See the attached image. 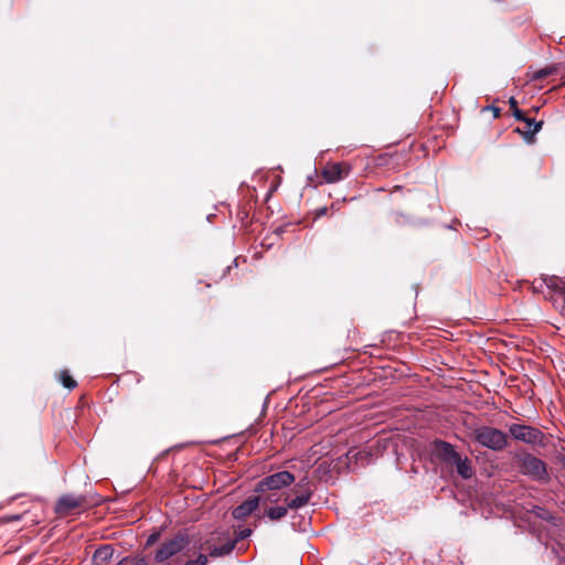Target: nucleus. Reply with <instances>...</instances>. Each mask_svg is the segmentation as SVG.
Returning a JSON list of instances; mask_svg holds the SVG:
<instances>
[{
    "label": "nucleus",
    "mask_w": 565,
    "mask_h": 565,
    "mask_svg": "<svg viewBox=\"0 0 565 565\" xmlns=\"http://www.w3.org/2000/svg\"><path fill=\"white\" fill-rule=\"evenodd\" d=\"M520 472L534 481H547L550 476L546 463L530 452H520L514 456Z\"/></svg>",
    "instance_id": "f257e3e1"
},
{
    "label": "nucleus",
    "mask_w": 565,
    "mask_h": 565,
    "mask_svg": "<svg viewBox=\"0 0 565 565\" xmlns=\"http://www.w3.org/2000/svg\"><path fill=\"white\" fill-rule=\"evenodd\" d=\"M475 440L482 447L501 451L508 446V435L499 428L481 426L473 431Z\"/></svg>",
    "instance_id": "f03ea898"
},
{
    "label": "nucleus",
    "mask_w": 565,
    "mask_h": 565,
    "mask_svg": "<svg viewBox=\"0 0 565 565\" xmlns=\"http://www.w3.org/2000/svg\"><path fill=\"white\" fill-rule=\"evenodd\" d=\"M546 288L544 297L553 302L557 310L565 308V281L557 276H542L541 282L534 289Z\"/></svg>",
    "instance_id": "7ed1b4c3"
},
{
    "label": "nucleus",
    "mask_w": 565,
    "mask_h": 565,
    "mask_svg": "<svg viewBox=\"0 0 565 565\" xmlns=\"http://www.w3.org/2000/svg\"><path fill=\"white\" fill-rule=\"evenodd\" d=\"M297 475L289 470H280L262 478L255 486L256 493L266 491H279L291 486Z\"/></svg>",
    "instance_id": "20e7f679"
},
{
    "label": "nucleus",
    "mask_w": 565,
    "mask_h": 565,
    "mask_svg": "<svg viewBox=\"0 0 565 565\" xmlns=\"http://www.w3.org/2000/svg\"><path fill=\"white\" fill-rule=\"evenodd\" d=\"M190 543L189 534L185 530L179 531L171 540L164 542L156 552L154 559L158 563L175 556L182 552Z\"/></svg>",
    "instance_id": "39448f33"
},
{
    "label": "nucleus",
    "mask_w": 565,
    "mask_h": 565,
    "mask_svg": "<svg viewBox=\"0 0 565 565\" xmlns=\"http://www.w3.org/2000/svg\"><path fill=\"white\" fill-rule=\"evenodd\" d=\"M509 434L516 441L533 446H545V434L534 426L511 424L509 426Z\"/></svg>",
    "instance_id": "423d86ee"
},
{
    "label": "nucleus",
    "mask_w": 565,
    "mask_h": 565,
    "mask_svg": "<svg viewBox=\"0 0 565 565\" xmlns=\"http://www.w3.org/2000/svg\"><path fill=\"white\" fill-rule=\"evenodd\" d=\"M430 452L434 458L438 459L446 466H450L459 455L452 444L438 438L430 443Z\"/></svg>",
    "instance_id": "0eeeda50"
},
{
    "label": "nucleus",
    "mask_w": 565,
    "mask_h": 565,
    "mask_svg": "<svg viewBox=\"0 0 565 565\" xmlns=\"http://www.w3.org/2000/svg\"><path fill=\"white\" fill-rule=\"evenodd\" d=\"M84 503L85 497H60L54 505V511L60 518H66L76 514Z\"/></svg>",
    "instance_id": "6e6552de"
},
{
    "label": "nucleus",
    "mask_w": 565,
    "mask_h": 565,
    "mask_svg": "<svg viewBox=\"0 0 565 565\" xmlns=\"http://www.w3.org/2000/svg\"><path fill=\"white\" fill-rule=\"evenodd\" d=\"M214 540V536L204 540L198 544V548L200 551L206 550L210 558H218L230 555L237 545V540H228L224 544L221 545H211V542Z\"/></svg>",
    "instance_id": "1a4fd4ad"
},
{
    "label": "nucleus",
    "mask_w": 565,
    "mask_h": 565,
    "mask_svg": "<svg viewBox=\"0 0 565 565\" xmlns=\"http://www.w3.org/2000/svg\"><path fill=\"white\" fill-rule=\"evenodd\" d=\"M350 171L351 167L349 164L335 162L324 168L321 175L327 183H334L348 177Z\"/></svg>",
    "instance_id": "9d476101"
},
{
    "label": "nucleus",
    "mask_w": 565,
    "mask_h": 565,
    "mask_svg": "<svg viewBox=\"0 0 565 565\" xmlns=\"http://www.w3.org/2000/svg\"><path fill=\"white\" fill-rule=\"evenodd\" d=\"M259 499L260 497H250L249 500L233 509L232 516L237 521H244L258 508Z\"/></svg>",
    "instance_id": "9b49d317"
},
{
    "label": "nucleus",
    "mask_w": 565,
    "mask_h": 565,
    "mask_svg": "<svg viewBox=\"0 0 565 565\" xmlns=\"http://www.w3.org/2000/svg\"><path fill=\"white\" fill-rule=\"evenodd\" d=\"M348 465L353 469L370 465L373 460L371 451L366 449L361 450H349L345 455Z\"/></svg>",
    "instance_id": "f8f14e48"
},
{
    "label": "nucleus",
    "mask_w": 565,
    "mask_h": 565,
    "mask_svg": "<svg viewBox=\"0 0 565 565\" xmlns=\"http://www.w3.org/2000/svg\"><path fill=\"white\" fill-rule=\"evenodd\" d=\"M449 467H455L456 472L462 479H471L475 475L472 461L467 456L459 454Z\"/></svg>",
    "instance_id": "ddd939ff"
},
{
    "label": "nucleus",
    "mask_w": 565,
    "mask_h": 565,
    "mask_svg": "<svg viewBox=\"0 0 565 565\" xmlns=\"http://www.w3.org/2000/svg\"><path fill=\"white\" fill-rule=\"evenodd\" d=\"M519 121L526 124L527 130L522 131L520 128L516 129L519 134L523 135L526 142H531L543 126V121H536L534 118H530L526 115H524V119H520Z\"/></svg>",
    "instance_id": "4468645a"
},
{
    "label": "nucleus",
    "mask_w": 565,
    "mask_h": 565,
    "mask_svg": "<svg viewBox=\"0 0 565 565\" xmlns=\"http://www.w3.org/2000/svg\"><path fill=\"white\" fill-rule=\"evenodd\" d=\"M113 555L114 548L110 545H103L95 551L93 562L95 565H108Z\"/></svg>",
    "instance_id": "2eb2a0df"
},
{
    "label": "nucleus",
    "mask_w": 565,
    "mask_h": 565,
    "mask_svg": "<svg viewBox=\"0 0 565 565\" xmlns=\"http://www.w3.org/2000/svg\"><path fill=\"white\" fill-rule=\"evenodd\" d=\"M312 497H295L292 500H290L288 503H287V509H290V510H298L305 505H307L308 503H311L312 505H316L318 504V501H310Z\"/></svg>",
    "instance_id": "dca6fc26"
},
{
    "label": "nucleus",
    "mask_w": 565,
    "mask_h": 565,
    "mask_svg": "<svg viewBox=\"0 0 565 565\" xmlns=\"http://www.w3.org/2000/svg\"><path fill=\"white\" fill-rule=\"evenodd\" d=\"M287 511H288V509L286 505H276V507H270L267 510L266 514L270 520L277 521V520H280L282 516H285Z\"/></svg>",
    "instance_id": "f3484780"
},
{
    "label": "nucleus",
    "mask_w": 565,
    "mask_h": 565,
    "mask_svg": "<svg viewBox=\"0 0 565 565\" xmlns=\"http://www.w3.org/2000/svg\"><path fill=\"white\" fill-rule=\"evenodd\" d=\"M60 381L62 385L68 390H73L76 387V381L70 375L68 371L63 370L60 374Z\"/></svg>",
    "instance_id": "a211bd4d"
},
{
    "label": "nucleus",
    "mask_w": 565,
    "mask_h": 565,
    "mask_svg": "<svg viewBox=\"0 0 565 565\" xmlns=\"http://www.w3.org/2000/svg\"><path fill=\"white\" fill-rule=\"evenodd\" d=\"M532 511L537 518H540L542 520L551 521L554 523L555 518L545 508L534 505Z\"/></svg>",
    "instance_id": "6ab92c4d"
},
{
    "label": "nucleus",
    "mask_w": 565,
    "mask_h": 565,
    "mask_svg": "<svg viewBox=\"0 0 565 565\" xmlns=\"http://www.w3.org/2000/svg\"><path fill=\"white\" fill-rule=\"evenodd\" d=\"M554 72H555L554 66H547V67L541 68L533 73L532 81L543 79V78L550 76L551 74H553Z\"/></svg>",
    "instance_id": "aec40b11"
},
{
    "label": "nucleus",
    "mask_w": 565,
    "mask_h": 565,
    "mask_svg": "<svg viewBox=\"0 0 565 565\" xmlns=\"http://www.w3.org/2000/svg\"><path fill=\"white\" fill-rule=\"evenodd\" d=\"M209 558H210L209 553L204 554V553L200 552L195 558L188 559L186 562H184L183 565H207Z\"/></svg>",
    "instance_id": "412c9836"
},
{
    "label": "nucleus",
    "mask_w": 565,
    "mask_h": 565,
    "mask_svg": "<svg viewBox=\"0 0 565 565\" xmlns=\"http://www.w3.org/2000/svg\"><path fill=\"white\" fill-rule=\"evenodd\" d=\"M510 108L512 109V114L516 120L524 119V113L519 109L518 102L514 97H510L509 99Z\"/></svg>",
    "instance_id": "4be33fe9"
},
{
    "label": "nucleus",
    "mask_w": 565,
    "mask_h": 565,
    "mask_svg": "<svg viewBox=\"0 0 565 565\" xmlns=\"http://www.w3.org/2000/svg\"><path fill=\"white\" fill-rule=\"evenodd\" d=\"M252 535V530L250 529H244V530H241L234 540H237V543L242 540H245L247 537H249Z\"/></svg>",
    "instance_id": "5701e85b"
},
{
    "label": "nucleus",
    "mask_w": 565,
    "mask_h": 565,
    "mask_svg": "<svg viewBox=\"0 0 565 565\" xmlns=\"http://www.w3.org/2000/svg\"><path fill=\"white\" fill-rule=\"evenodd\" d=\"M480 497H471V495H468V497H462V505H466L469 503V505L472 508V510L475 511L476 508H475V503L478 501Z\"/></svg>",
    "instance_id": "b1692460"
},
{
    "label": "nucleus",
    "mask_w": 565,
    "mask_h": 565,
    "mask_svg": "<svg viewBox=\"0 0 565 565\" xmlns=\"http://www.w3.org/2000/svg\"><path fill=\"white\" fill-rule=\"evenodd\" d=\"M488 110H493V117L497 118L500 116V111L501 109L497 106H493V105H490V106H486L482 111H488Z\"/></svg>",
    "instance_id": "393cba45"
},
{
    "label": "nucleus",
    "mask_w": 565,
    "mask_h": 565,
    "mask_svg": "<svg viewBox=\"0 0 565 565\" xmlns=\"http://www.w3.org/2000/svg\"><path fill=\"white\" fill-rule=\"evenodd\" d=\"M159 535L160 534L158 532L150 534L148 540H147V544L149 545V544L154 543L159 539Z\"/></svg>",
    "instance_id": "a878e982"
},
{
    "label": "nucleus",
    "mask_w": 565,
    "mask_h": 565,
    "mask_svg": "<svg viewBox=\"0 0 565 565\" xmlns=\"http://www.w3.org/2000/svg\"><path fill=\"white\" fill-rule=\"evenodd\" d=\"M557 463L565 469V455H561L557 457Z\"/></svg>",
    "instance_id": "bb28decb"
},
{
    "label": "nucleus",
    "mask_w": 565,
    "mask_h": 565,
    "mask_svg": "<svg viewBox=\"0 0 565 565\" xmlns=\"http://www.w3.org/2000/svg\"><path fill=\"white\" fill-rule=\"evenodd\" d=\"M327 211H328L327 207H321L317 211V215L322 216L327 213Z\"/></svg>",
    "instance_id": "cd10ccee"
},
{
    "label": "nucleus",
    "mask_w": 565,
    "mask_h": 565,
    "mask_svg": "<svg viewBox=\"0 0 565 565\" xmlns=\"http://www.w3.org/2000/svg\"><path fill=\"white\" fill-rule=\"evenodd\" d=\"M136 565H148V563L145 558H140L136 562Z\"/></svg>",
    "instance_id": "c85d7f7f"
},
{
    "label": "nucleus",
    "mask_w": 565,
    "mask_h": 565,
    "mask_svg": "<svg viewBox=\"0 0 565 565\" xmlns=\"http://www.w3.org/2000/svg\"><path fill=\"white\" fill-rule=\"evenodd\" d=\"M166 452H167V451L162 452V454L158 457V459H159V458H161V457H164Z\"/></svg>",
    "instance_id": "c756f323"
}]
</instances>
